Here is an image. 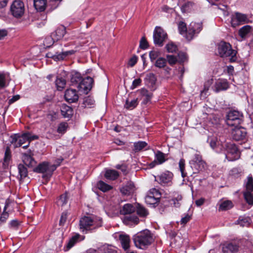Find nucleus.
<instances>
[{"instance_id":"35","label":"nucleus","mask_w":253,"mask_h":253,"mask_svg":"<svg viewBox=\"0 0 253 253\" xmlns=\"http://www.w3.org/2000/svg\"><path fill=\"white\" fill-rule=\"evenodd\" d=\"M119 176L118 172L115 170L113 169H108L106 171L105 173V177L110 180H115Z\"/></svg>"},{"instance_id":"55","label":"nucleus","mask_w":253,"mask_h":253,"mask_svg":"<svg viewBox=\"0 0 253 253\" xmlns=\"http://www.w3.org/2000/svg\"><path fill=\"white\" fill-rule=\"evenodd\" d=\"M237 223L242 227L248 226L250 223V219L249 218H240L237 221Z\"/></svg>"},{"instance_id":"36","label":"nucleus","mask_w":253,"mask_h":253,"mask_svg":"<svg viewBox=\"0 0 253 253\" xmlns=\"http://www.w3.org/2000/svg\"><path fill=\"white\" fill-rule=\"evenodd\" d=\"M68 196L67 193L61 195L57 201V204L58 206L63 207L67 203Z\"/></svg>"},{"instance_id":"16","label":"nucleus","mask_w":253,"mask_h":253,"mask_svg":"<svg viewBox=\"0 0 253 253\" xmlns=\"http://www.w3.org/2000/svg\"><path fill=\"white\" fill-rule=\"evenodd\" d=\"M160 193L155 188L150 189L145 198L146 202L149 204H155L159 202Z\"/></svg>"},{"instance_id":"2","label":"nucleus","mask_w":253,"mask_h":253,"mask_svg":"<svg viewBox=\"0 0 253 253\" xmlns=\"http://www.w3.org/2000/svg\"><path fill=\"white\" fill-rule=\"evenodd\" d=\"M133 240L137 248L144 249L154 242V239L151 232L146 229L138 232L134 235Z\"/></svg>"},{"instance_id":"6","label":"nucleus","mask_w":253,"mask_h":253,"mask_svg":"<svg viewBox=\"0 0 253 253\" xmlns=\"http://www.w3.org/2000/svg\"><path fill=\"white\" fill-rule=\"evenodd\" d=\"M243 114L238 111H230L226 116V124L231 126H238L243 122Z\"/></svg>"},{"instance_id":"41","label":"nucleus","mask_w":253,"mask_h":253,"mask_svg":"<svg viewBox=\"0 0 253 253\" xmlns=\"http://www.w3.org/2000/svg\"><path fill=\"white\" fill-rule=\"evenodd\" d=\"M82 77L81 75L77 72L72 73V77L71 78V81L73 84H79L82 81Z\"/></svg>"},{"instance_id":"23","label":"nucleus","mask_w":253,"mask_h":253,"mask_svg":"<svg viewBox=\"0 0 253 253\" xmlns=\"http://www.w3.org/2000/svg\"><path fill=\"white\" fill-rule=\"evenodd\" d=\"M166 155L160 151H158L155 154V161L150 164L151 168H153L155 166V163L157 164H162L164 163L166 159Z\"/></svg>"},{"instance_id":"4","label":"nucleus","mask_w":253,"mask_h":253,"mask_svg":"<svg viewBox=\"0 0 253 253\" xmlns=\"http://www.w3.org/2000/svg\"><path fill=\"white\" fill-rule=\"evenodd\" d=\"M218 52L220 57H229L231 62L236 60V51L232 48L231 45L227 42H221L218 45Z\"/></svg>"},{"instance_id":"28","label":"nucleus","mask_w":253,"mask_h":253,"mask_svg":"<svg viewBox=\"0 0 253 253\" xmlns=\"http://www.w3.org/2000/svg\"><path fill=\"white\" fill-rule=\"evenodd\" d=\"M252 27L249 25H245L239 30V35L242 39L246 38L252 32Z\"/></svg>"},{"instance_id":"44","label":"nucleus","mask_w":253,"mask_h":253,"mask_svg":"<svg viewBox=\"0 0 253 253\" xmlns=\"http://www.w3.org/2000/svg\"><path fill=\"white\" fill-rule=\"evenodd\" d=\"M167 64V60L163 57H160L155 61V65L159 68H164Z\"/></svg>"},{"instance_id":"30","label":"nucleus","mask_w":253,"mask_h":253,"mask_svg":"<svg viewBox=\"0 0 253 253\" xmlns=\"http://www.w3.org/2000/svg\"><path fill=\"white\" fill-rule=\"evenodd\" d=\"M135 208L130 204H125L120 211L122 214L124 215H130L132 212L134 211Z\"/></svg>"},{"instance_id":"63","label":"nucleus","mask_w":253,"mask_h":253,"mask_svg":"<svg viewBox=\"0 0 253 253\" xmlns=\"http://www.w3.org/2000/svg\"><path fill=\"white\" fill-rule=\"evenodd\" d=\"M148 46V43L145 37H142L140 41L139 47L143 49H146Z\"/></svg>"},{"instance_id":"33","label":"nucleus","mask_w":253,"mask_h":253,"mask_svg":"<svg viewBox=\"0 0 253 253\" xmlns=\"http://www.w3.org/2000/svg\"><path fill=\"white\" fill-rule=\"evenodd\" d=\"M11 159V152L9 147H6L5 153L4 157L3 159V162L2 163L3 167L4 169L8 168L9 162Z\"/></svg>"},{"instance_id":"24","label":"nucleus","mask_w":253,"mask_h":253,"mask_svg":"<svg viewBox=\"0 0 253 253\" xmlns=\"http://www.w3.org/2000/svg\"><path fill=\"white\" fill-rule=\"evenodd\" d=\"M229 87V84L226 80H218L215 84L216 92L226 90Z\"/></svg>"},{"instance_id":"14","label":"nucleus","mask_w":253,"mask_h":253,"mask_svg":"<svg viewBox=\"0 0 253 253\" xmlns=\"http://www.w3.org/2000/svg\"><path fill=\"white\" fill-rule=\"evenodd\" d=\"M56 169L55 166L49 165L48 162H44L40 164L34 169V171L39 173L47 172L50 175Z\"/></svg>"},{"instance_id":"46","label":"nucleus","mask_w":253,"mask_h":253,"mask_svg":"<svg viewBox=\"0 0 253 253\" xmlns=\"http://www.w3.org/2000/svg\"><path fill=\"white\" fill-rule=\"evenodd\" d=\"M147 145L145 141H138L134 143V150L139 151L144 148Z\"/></svg>"},{"instance_id":"43","label":"nucleus","mask_w":253,"mask_h":253,"mask_svg":"<svg viewBox=\"0 0 253 253\" xmlns=\"http://www.w3.org/2000/svg\"><path fill=\"white\" fill-rule=\"evenodd\" d=\"M94 100L90 96H87L84 98L83 104L84 107L91 108L92 105L94 104Z\"/></svg>"},{"instance_id":"60","label":"nucleus","mask_w":253,"mask_h":253,"mask_svg":"<svg viewBox=\"0 0 253 253\" xmlns=\"http://www.w3.org/2000/svg\"><path fill=\"white\" fill-rule=\"evenodd\" d=\"M138 60V57L136 55H133L128 60L127 65L129 67H133L137 63Z\"/></svg>"},{"instance_id":"34","label":"nucleus","mask_w":253,"mask_h":253,"mask_svg":"<svg viewBox=\"0 0 253 253\" xmlns=\"http://www.w3.org/2000/svg\"><path fill=\"white\" fill-rule=\"evenodd\" d=\"M19 180L21 181L25 178L28 174V171L26 168L22 164H19L18 166Z\"/></svg>"},{"instance_id":"3","label":"nucleus","mask_w":253,"mask_h":253,"mask_svg":"<svg viewBox=\"0 0 253 253\" xmlns=\"http://www.w3.org/2000/svg\"><path fill=\"white\" fill-rule=\"evenodd\" d=\"M38 136L32 135L29 132L24 133L21 135L14 134L9 137V142L14 148L19 147L23 144L38 139Z\"/></svg>"},{"instance_id":"22","label":"nucleus","mask_w":253,"mask_h":253,"mask_svg":"<svg viewBox=\"0 0 253 253\" xmlns=\"http://www.w3.org/2000/svg\"><path fill=\"white\" fill-rule=\"evenodd\" d=\"M22 159L24 164L28 167H33L36 164V162L32 157L31 151L28 153L23 154Z\"/></svg>"},{"instance_id":"18","label":"nucleus","mask_w":253,"mask_h":253,"mask_svg":"<svg viewBox=\"0 0 253 253\" xmlns=\"http://www.w3.org/2000/svg\"><path fill=\"white\" fill-rule=\"evenodd\" d=\"M172 174L169 171H166L158 175L155 176V180L158 181L161 184H166L171 181Z\"/></svg>"},{"instance_id":"25","label":"nucleus","mask_w":253,"mask_h":253,"mask_svg":"<svg viewBox=\"0 0 253 253\" xmlns=\"http://www.w3.org/2000/svg\"><path fill=\"white\" fill-rule=\"evenodd\" d=\"M61 113L64 118H70L73 114V110L71 107L63 104L61 107Z\"/></svg>"},{"instance_id":"38","label":"nucleus","mask_w":253,"mask_h":253,"mask_svg":"<svg viewBox=\"0 0 253 253\" xmlns=\"http://www.w3.org/2000/svg\"><path fill=\"white\" fill-rule=\"evenodd\" d=\"M233 207L232 203L230 201H225L221 203L219 207L220 211H226Z\"/></svg>"},{"instance_id":"26","label":"nucleus","mask_w":253,"mask_h":253,"mask_svg":"<svg viewBox=\"0 0 253 253\" xmlns=\"http://www.w3.org/2000/svg\"><path fill=\"white\" fill-rule=\"evenodd\" d=\"M123 221L124 223L127 225L137 224L139 220L137 216L130 214L126 215L123 219Z\"/></svg>"},{"instance_id":"48","label":"nucleus","mask_w":253,"mask_h":253,"mask_svg":"<svg viewBox=\"0 0 253 253\" xmlns=\"http://www.w3.org/2000/svg\"><path fill=\"white\" fill-rule=\"evenodd\" d=\"M68 124L67 123L63 122L60 123L57 127V131L59 133L64 134L67 130Z\"/></svg>"},{"instance_id":"52","label":"nucleus","mask_w":253,"mask_h":253,"mask_svg":"<svg viewBox=\"0 0 253 253\" xmlns=\"http://www.w3.org/2000/svg\"><path fill=\"white\" fill-rule=\"evenodd\" d=\"M179 167L182 176L184 177L186 176L187 173L185 172V161L183 159H180L179 162Z\"/></svg>"},{"instance_id":"19","label":"nucleus","mask_w":253,"mask_h":253,"mask_svg":"<svg viewBox=\"0 0 253 253\" xmlns=\"http://www.w3.org/2000/svg\"><path fill=\"white\" fill-rule=\"evenodd\" d=\"M67 33L66 28L64 26H60L51 34L53 39L56 41L61 40Z\"/></svg>"},{"instance_id":"45","label":"nucleus","mask_w":253,"mask_h":253,"mask_svg":"<svg viewBox=\"0 0 253 253\" xmlns=\"http://www.w3.org/2000/svg\"><path fill=\"white\" fill-rule=\"evenodd\" d=\"M253 192H244V196L246 202L250 205H253Z\"/></svg>"},{"instance_id":"58","label":"nucleus","mask_w":253,"mask_h":253,"mask_svg":"<svg viewBox=\"0 0 253 253\" xmlns=\"http://www.w3.org/2000/svg\"><path fill=\"white\" fill-rule=\"evenodd\" d=\"M177 62L182 63L187 61V57L186 53L184 52H179L178 54Z\"/></svg>"},{"instance_id":"12","label":"nucleus","mask_w":253,"mask_h":253,"mask_svg":"<svg viewBox=\"0 0 253 253\" xmlns=\"http://www.w3.org/2000/svg\"><path fill=\"white\" fill-rule=\"evenodd\" d=\"M249 19L247 15L239 12H236L232 15L231 24L233 27H236L241 24L248 23Z\"/></svg>"},{"instance_id":"8","label":"nucleus","mask_w":253,"mask_h":253,"mask_svg":"<svg viewBox=\"0 0 253 253\" xmlns=\"http://www.w3.org/2000/svg\"><path fill=\"white\" fill-rule=\"evenodd\" d=\"M225 148L227 151L225 158L228 161H234L239 159V152L234 144L226 143Z\"/></svg>"},{"instance_id":"20","label":"nucleus","mask_w":253,"mask_h":253,"mask_svg":"<svg viewBox=\"0 0 253 253\" xmlns=\"http://www.w3.org/2000/svg\"><path fill=\"white\" fill-rule=\"evenodd\" d=\"M137 92L140 94V99L142 100L143 104H146L151 100L152 93L145 88H142L141 89L138 90Z\"/></svg>"},{"instance_id":"17","label":"nucleus","mask_w":253,"mask_h":253,"mask_svg":"<svg viewBox=\"0 0 253 253\" xmlns=\"http://www.w3.org/2000/svg\"><path fill=\"white\" fill-rule=\"evenodd\" d=\"M64 97L65 100L69 103L76 102L79 99V95L76 90L74 89H67L65 91Z\"/></svg>"},{"instance_id":"54","label":"nucleus","mask_w":253,"mask_h":253,"mask_svg":"<svg viewBox=\"0 0 253 253\" xmlns=\"http://www.w3.org/2000/svg\"><path fill=\"white\" fill-rule=\"evenodd\" d=\"M192 7V3L190 2H187L183 4L181 7V10L183 13L190 11Z\"/></svg>"},{"instance_id":"37","label":"nucleus","mask_w":253,"mask_h":253,"mask_svg":"<svg viewBox=\"0 0 253 253\" xmlns=\"http://www.w3.org/2000/svg\"><path fill=\"white\" fill-rule=\"evenodd\" d=\"M47 57L52 58L54 61H61L64 60L65 57L63 52L61 53H56L54 55H51V53L49 52L47 54Z\"/></svg>"},{"instance_id":"15","label":"nucleus","mask_w":253,"mask_h":253,"mask_svg":"<svg viewBox=\"0 0 253 253\" xmlns=\"http://www.w3.org/2000/svg\"><path fill=\"white\" fill-rule=\"evenodd\" d=\"M93 84V80L90 77H87L82 80L81 82L78 84V88L87 94L91 89Z\"/></svg>"},{"instance_id":"50","label":"nucleus","mask_w":253,"mask_h":253,"mask_svg":"<svg viewBox=\"0 0 253 253\" xmlns=\"http://www.w3.org/2000/svg\"><path fill=\"white\" fill-rule=\"evenodd\" d=\"M178 27L179 33L181 35L185 34V36L188 30L186 28V24L183 22H180L178 24Z\"/></svg>"},{"instance_id":"9","label":"nucleus","mask_w":253,"mask_h":253,"mask_svg":"<svg viewBox=\"0 0 253 253\" xmlns=\"http://www.w3.org/2000/svg\"><path fill=\"white\" fill-rule=\"evenodd\" d=\"M202 29V23L192 22L188 28L185 38L188 41H191L194 36L200 33Z\"/></svg>"},{"instance_id":"11","label":"nucleus","mask_w":253,"mask_h":253,"mask_svg":"<svg viewBox=\"0 0 253 253\" xmlns=\"http://www.w3.org/2000/svg\"><path fill=\"white\" fill-rule=\"evenodd\" d=\"M167 35L164 30L160 27H156L154 32V42L156 44L162 46Z\"/></svg>"},{"instance_id":"10","label":"nucleus","mask_w":253,"mask_h":253,"mask_svg":"<svg viewBox=\"0 0 253 253\" xmlns=\"http://www.w3.org/2000/svg\"><path fill=\"white\" fill-rule=\"evenodd\" d=\"M10 10L13 16L16 18L21 17L25 11L24 3L20 0H15L11 5Z\"/></svg>"},{"instance_id":"51","label":"nucleus","mask_w":253,"mask_h":253,"mask_svg":"<svg viewBox=\"0 0 253 253\" xmlns=\"http://www.w3.org/2000/svg\"><path fill=\"white\" fill-rule=\"evenodd\" d=\"M78 239V237L77 236H75L72 237L69 241L68 244H67V249L66 251L70 250L77 242Z\"/></svg>"},{"instance_id":"49","label":"nucleus","mask_w":253,"mask_h":253,"mask_svg":"<svg viewBox=\"0 0 253 253\" xmlns=\"http://www.w3.org/2000/svg\"><path fill=\"white\" fill-rule=\"evenodd\" d=\"M101 253H117V251L111 246H103L101 248Z\"/></svg>"},{"instance_id":"27","label":"nucleus","mask_w":253,"mask_h":253,"mask_svg":"<svg viewBox=\"0 0 253 253\" xmlns=\"http://www.w3.org/2000/svg\"><path fill=\"white\" fill-rule=\"evenodd\" d=\"M244 186L245 188L244 192H253V178L251 174H250L245 180Z\"/></svg>"},{"instance_id":"21","label":"nucleus","mask_w":253,"mask_h":253,"mask_svg":"<svg viewBox=\"0 0 253 253\" xmlns=\"http://www.w3.org/2000/svg\"><path fill=\"white\" fill-rule=\"evenodd\" d=\"M120 190L122 194L129 195L134 193L135 190V187L132 182L129 181L125 186H123Z\"/></svg>"},{"instance_id":"56","label":"nucleus","mask_w":253,"mask_h":253,"mask_svg":"<svg viewBox=\"0 0 253 253\" xmlns=\"http://www.w3.org/2000/svg\"><path fill=\"white\" fill-rule=\"evenodd\" d=\"M166 48L168 52L171 53L175 52L177 50L176 45L173 44V43L167 44L166 45Z\"/></svg>"},{"instance_id":"1","label":"nucleus","mask_w":253,"mask_h":253,"mask_svg":"<svg viewBox=\"0 0 253 253\" xmlns=\"http://www.w3.org/2000/svg\"><path fill=\"white\" fill-rule=\"evenodd\" d=\"M252 246V244L250 241L240 239L223 244L222 251L223 253H237L240 251L244 252L250 249Z\"/></svg>"},{"instance_id":"59","label":"nucleus","mask_w":253,"mask_h":253,"mask_svg":"<svg viewBox=\"0 0 253 253\" xmlns=\"http://www.w3.org/2000/svg\"><path fill=\"white\" fill-rule=\"evenodd\" d=\"M167 58L168 60V62L170 65H174L177 62V58L173 55H167Z\"/></svg>"},{"instance_id":"29","label":"nucleus","mask_w":253,"mask_h":253,"mask_svg":"<svg viewBox=\"0 0 253 253\" xmlns=\"http://www.w3.org/2000/svg\"><path fill=\"white\" fill-rule=\"evenodd\" d=\"M157 81L156 77L153 73H148L145 78V82L146 85L150 87H153Z\"/></svg>"},{"instance_id":"42","label":"nucleus","mask_w":253,"mask_h":253,"mask_svg":"<svg viewBox=\"0 0 253 253\" xmlns=\"http://www.w3.org/2000/svg\"><path fill=\"white\" fill-rule=\"evenodd\" d=\"M138 105L137 99H134L131 101L127 100L125 104V107L128 109H133Z\"/></svg>"},{"instance_id":"61","label":"nucleus","mask_w":253,"mask_h":253,"mask_svg":"<svg viewBox=\"0 0 253 253\" xmlns=\"http://www.w3.org/2000/svg\"><path fill=\"white\" fill-rule=\"evenodd\" d=\"M217 8L218 9L221 10L223 11V14L225 16H227L229 14L228 11V7L226 5H223V4H218L217 5Z\"/></svg>"},{"instance_id":"62","label":"nucleus","mask_w":253,"mask_h":253,"mask_svg":"<svg viewBox=\"0 0 253 253\" xmlns=\"http://www.w3.org/2000/svg\"><path fill=\"white\" fill-rule=\"evenodd\" d=\"M182 200V196L181 195H177V196L172 200V204L174 207L177 208L180 205L179 201Z\"/></svg>"},{"instance_id":"31","label":"nucleus","mask_w":253,"mask_h":253,"mask_svg":"<svg viewBox=\"0 0 253 253\" xmlns=\"http://www.w3.org/2000/svg\"><path fill=\"white\" fill-rule=\"evenodd\" d=\"M46 0H34L35 8L40 11H43L46 6Z\"/></svg>"},{"instance_id":"5","label":"nucleus","mask_w":253,"mask_h":253,"mask_svg":"<svg viewBox=\"0 0 253 253\" xmlns=\"http://www.w3.org/2000/svg\"><path fill=\"white\" fill-rule=\"evenodd\" d=\"M189 164L193 170V173H198L203 171L207 169V164L203 160L202 156L199 154H195Z\"/></svg>"},{"instance_id":"57","label":"nucleus","mask_w":253,"mask_h":253,"mask_svg":"<svg viewBox=\"0 0 253 253\" xmlns=\"http://www.w3.org/2000/svg\"><path fill=\"white\" fill-rule=\"evenodd\" d=\"M56 41L53 39L52 35L46 37L44 41V44L47 47H49L53 44V42Z\"/></svg>"},{"instance_id":"47","label":"nucleus","mask_w":253,"mask_h":253,"mask_svg":"<svg viewBox=\"0 0 253 253\" xmlns=\"http://www.w3.org/2000/svg\"><path fill=\"white\" fill-rule=\"evenodd\" d=\"M55 84L57 89L58 90H62L65 86L66 81L61 78H57Z\"/></svg>"},{"instance_id":"40","label":"nucleus","mask_w":253,"mask_h":253,"mask_svg":"<svg viewBox=\"0 0 253 253\" xmlns=\"http://www.w3.org/2000/svg\"><path fill=\"white\" fill-rule=\"evenodd\" d=\"M98 188L103 192H106L112 188V187L102 181H99L97 183Z\"/></svg>"},{"instance_id":"13","label":"nucleus","mask_w":253,"mask_h":253,"mask_svg":"<svg viewBox=\"0 0 253 253\" xmlns=\"http://www.w3.org/2000/svg\"><path fill=\"white\" fill-rule=\"evenodd\" d=\"M247 131L245 128L241 126H235L231 131V136L235 141H242L246 139Z\"/></svg>"},{"instance_id":"39","label":"nucleus","mask_w":253,"mask_h":253,"mask_svg":"<svg viewBox=\"0 0 253 253\" xmlns=\"http://www.w3.org/2000/svg\"><path fill=\"white\" fill-rule=\"evenodd\" d=\"M137 213L140 217H146L148 214V211L143 206L138 205L136 209Z\"/></svg>"},{"instance_id":"7","label":"nucleus","mask_w":253,"mask_h":253,"mask_svg":"<svg viewBox=\"0 0 253 253\" xmlns=\"http://www.w3.org/2000/svg\"><path fill=\"white\" fill-rule=\"evenodd\" d=\"M101 226V221L100 220H99V223H96L95 219L90 216H84L80 221V228L83 232H86L87 231L91 229V227L92 226L93 227V228H95Z\"/></svg>"},{"instance_id":"32","label":"nucleus","mask_w":253,"mask_h":253,"mask_svg":"<svg viewBox=\"0 0 253 253\" xmlns=\"http://www.w3.org/2000/svg\"><path fill=\"white\" fill-rule=\"evenodd\" d=\"M122 247L125 250L128 249L129 247L130 238L128 235H120L119 237Z\"/></svg>"},{"instance_id":"64","label":"nucleus","mask_w":253,"mask_h":253,"mask_svg":"<svg viewBox=\"0 0 253 253\" xmlns=\"http://www.w3.org/2000/svg\"><path fill=\"white\" fill-rule=\"evenodd\" d=\"M6 209V207L5 206L3 212L0 217V224L4 222L8 217V213L7 212H5Z\"/></svg>"},{"instance_id":"53","label":"nucleus","mask_w":253,"mask_h":253,"mask_svg":"<svg viewBox=\"0 0 253 253\" xmlns=\"http://www.w3.org/2000/svg\"><path fill=\"white\" fill-rule=\"evenodd\" d=\"M160 55V52L158 50H154L149 52V57L152 62L154 61Z\"/></svg>"}]
</instances>
